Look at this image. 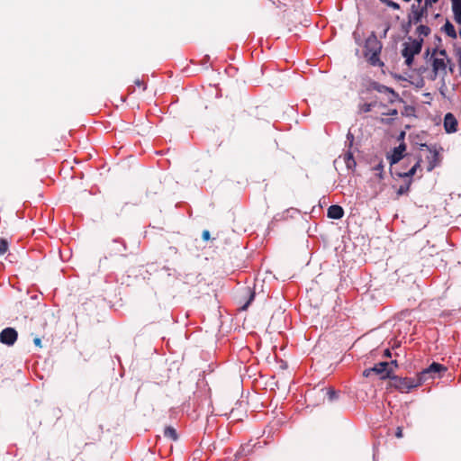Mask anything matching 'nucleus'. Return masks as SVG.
<instances>
[{"label":"nucleus","mask_w":461,"mask_h":461,"mask_svg":"<svg viewBox=\"0 0 461 461\" xmlns=\"http://www.w3.org/2000/svg\"><path fill=\"white\" fill-rule=\"evenodd\" d=\"M383 44L377 39L375 32L366 39L363 50V55L366 61L373 67L383 68L384 63L380 59Z\"/></svg>","instance_id":"nucleus-1"},{"label":"nucleus","mask_w":461,"mask_h":461,"mask_svg":"<svg viewBox=\"0 0 461 461\" xmlns=\"http://www.w3.org/2000/svg\"><path fill=\"white\" fill-rule=\"evenodd\" d=\"M389 379V386L401 393H409L411 389L421 385L418 375H416V377H400L397 375H391Z\"/></svg>","instance_id":"nucleus-2"},{"label":"nucleus","mask_w":461,"mask_h":461,"mask_svg":"<svg viewBox=\"0 0 461 461\" xmlns=\"http://www.w3.org/2000/svg\"><path fill=\"white\" fill-rule=\"evenodd\" d=\"M393 372V368L389 367L388 362H380L375 365L373 367L366 369L363 372V375L368 377L372 374H375L380 375L381 379L390 378L392 373Z\"/></svg>","instance_id":"nucleus-3"},{"label":"nucleus","mask_w":461,"mask_h":461,"mask_svg":"<svg viewBox=\"0 0 461 461\" xmlns=\"http://www.w3.org/2000/svg\"><path fill=\"white\" fill-rule=\"evenodd\" d=\"M447 371V367L441 364L433 362L429 367L423 369L417 375L420 384H422L425 381L429 378H434L435 374Z\"/></svg>","instance_id":"nucleus-4"},{"label":"nucleus","mask_w":461,"mask_h":461,"mask_svg":"<svg viewBox=\"0 0 461 461\" xmlns=\"http://www.w3.org/2000/svg\"><path fill=\"white\" fill-rule=\"evenodd\" d=\"M127 247L122 241L113 240L107 246V255L109 258H124L127 256Z\"/></svg>","instance_id":"nucleus-5"},{"label":"nucleus","mask_w":461,"mask_h":461,"mask_svg":"<svg viewBox=\"0 0 461 461\" xmlns=\"http://www.w3.org/2000/svg\"><path fill=\"white\" fill-rule=\"evenodd\" d=\"M18 333L14 328H5L0 332V342L13 346L17 340Z\"/></svg>","instance_id":"nucleus-6"},{"label":"nucleus","mask_w":461,"mask_h":461,"mask_svg":"<svg viewBox=\"0 0 461 461\" xmlns=\"http://www.w3.org/2000/svg\"><path fill=\"white\" fill-rule=\"evenodd\" d=\"M432 72L433 80L436 79L438 75H441L443 77L447 76V63L444 58H434L432 60Z\"/></svg>","instance_id":"nucleus-7"},{"label":"nucleus","mask_w":461,"mask_h":461,"mask_svg":"<svg viewBox=\"0 0 461 461\" xmlns=\"http://www.w3.org/2000/svg\"><path fill=\"white\" fill-rule=\"evenodd\" d=\"M423 40H413L410 44L405 43L402 50V56H415L421 50Z\"/></svg>","instance_id":"nucleus-8"},{"label":"nucleus","mask_w":461,"mask_h":461,"mask_svg":"<svg viewBox=\"0 0 461 461\" xmlns=\"http://www.w3.org/2000/svg\"><path fill=\"white\" fill-rule=\"evenodd\" d=\"M371 86L374 90L379 93H388L390 95V96L388 97V102L390 104H393L396 100H400L399 95L391 87H388L377 82H373L371 84Z\"/></svg>","instance_id":"nucleus-9"},{"label":"nucleus","mask_w":461,"mask_h":461,"mask_svg":"<svg viewBox=\"0 0 461 461\" xmlns=\"http://www.w3.org/2000/svg\"><path fill=\"white\" fill-rule=\"evenodd\" d=\"M444 128L447 133L457 131V120L451 113H447L444 117Z\"/></svg>","instance_id":"nucleus-10"},{"label":"nucleus","mask_w":461,"mask_h":461,"mask_svg":"<svg viewBox=\"0 0 461 461\" xmlns=\"http://www.w3.org/2000/svg\"><path fill=\"white\" fill-rule=\"evenodd\" d=\"M405 149V144H400L398 147L393 149L392 155L388 157L391 166L398 163L403 158V152Z\"/></svg>","instance_id":"nucleus-11"},{"label":"nucleus","mask_w":461,"mask_h":461,"mask_svg":"<svg viewBox=\"0 0 461 461\" xmlns=\"http://www.w3.org/2000/svg\"><path fill=\"white\" fill-rule=\"evenodd\" d=\"M422 17V14L419 12V5L413 4L411 7V14L408 15L409 26H411L412 23H419L421 22Z\"/></svg>","instance_id":"nucleus-12"},{"label":"nucleus","mask_w":461,"mask_h":461,"mask_svg":"<svg viewBox=\"0 0 461 461\" xmlns=\"http://www.w3.org/2000/svg\"><path fill=\"white\" fill-rule=\"evenodd\" d=\"M421 162V158H419L416 163L411 167V168L408 172H396L391 169V174L393 176H397L399 177H406L408 179H411L412 176L415 175L417 169L420 167Z\"/></svg>","instance_id":"nucleus-13"},{"label":"nucleus","mask_w":461,"mask_h":461,"mask_svg":"<svg viewBox=\"0 0 461 461\" xmlns=\"http://www.w3.org/2000/svg\"><path fill=\"white\" fill-rule=\"evenodd\" d=\"M421 146L426 147L429 151V155L427 157V158L429 160V166H428L427 170L431 171L434 169V167L437 166V164L438 162V157H439L438 152L436 149H431L426 144H422Z\"/></svg>","instance_id":"nucleus-14"},{"label":"nucleus","mask_w":461,"mask_h":461,"mask_svg":"<svg viewBox=\"0 0 461 461\" xmlns=\"http://www.w3.org/2000/svg\"><path fill=\"white\" fill-rule=\"evenodd\" d=\"M344 215V210L340 205L333 204L328 208L327 216L330 219L339 220Z\"/></svg>","instance_id":"nucleus-15"},{"label":"nucleus","mask_w":461,"mask_h":461,"mask_svg":"<svg viewBox=\"0 0 461 461\" xmlns=\"http://www.w3.org/2000/svg\"><path fill=\"white\" fill-rule=\"evenodd\" d=\"M455 22L461 25V0H451Z\"/></svg>","instance_id":"nucleus-16"},{"label":"nucleus","mask_w":461,"mask_h":461,"mask_svg":"<svg viewBox=\"0 0 461 461\" xmlns=\"http://www.w3.org/2000/svg\"><path fill=\"white\" fill-rule=\"evenodd\" d=\"M443 30L447 34V36H449L450 38H453V39L456 38V32L455 27L450 22L447 21V23L443 26Z\"/></svg>","instance_id":"nucleus-17"},{"label":"nucleus","mask_w":461,"mask_h":461,"mask_svg":"<svg viewBox=\"0 0 461 461\" xmlns=\"http://www.w3.org/2000/svg\"><path fill=\"white\" fill-rule=\"evenodd\" d=\"M411 183H412V180L408 179L404 185H400V187L396 191L397 197L406 194L410 190V186H411Z\"/></svg>","instance_id":"nucleus-18"},{"label":"nucleus","mask_w":461,"mask_h":461,"mask_svg":"<svg viewBox=\"0 0 461 461\" xmlns=\"http://www.w3.org/2000/svg\"><path fill=\"white\" fill-rule=\"evenodd\" d=\"M164 437L167 438H170L172 440H176L177 439V433L176 431V429L173 428V427H166L164 429Z\"/></svg>","instance_id":"nucleus-19"},{"label":"nucleus","mask_w":461,"mask_h":461,"mask_svg":"<svg viewBox=\"0 0 461 461\" xmlns=\"http://www.w3.org/2000/svg\"><path fill=\"white\" fill-rule=\"evenodd\" d=\"M344 160H345V163H346L348 168H352L353 167L356 166V161L354 159L352 153H350V152H347L345 154Z\"/></svg>","instance_id":"nucleus-20"},{"label":"nucleus","mask_w":461,"mask_h":461,"mask_svg":"<svg viewBox=\"0 0 461 461\" xmlns=\"http://www.w3.org/2000/svg\"><path fill=\"white\" fill-rule=\"evenodd\" d=\"M246 294L249 296L248 301L244 303V305L241 307V310H246L249 305L251 303V302L254 300L255 293L250 290V288H246Z\"/></svg>","instance_id":"nucleus-21"},{"label":"nucleus","mask_w":461,"mask_h":461,"mask_svg":"<svg viewBox=\"0 0 461 461\" xmlns=\"http://www.w3.org/2000/svg\"><path fill=\"white\" fill-rule=\"evenodd\" d=\"M417 33L423 36H428L430 33V29L426 25H419L417 27Z\"/></svg>","instance_id":"nucleus-22"},{"label":"nucleus","mask_w":461,"mask_h":461,"mask_svg":"<svg viewBox=\"0 0 461 461\" xmlns=\"http://www.w3.org/2000/svg\"><path fill=\"white\" fill-rule=\"evenodd\" d=\"M9 244L5 239H0V255L5 254L8 249Z\"/></svg>","instance_id":"nucleus-23"},{"label":"nucleus","mask_w":461,"mask_h":461,"mask_svg":"<svg viewBox=\"0 0 461 461\" xmlns=\"http://www.w3.org/2000/svg\"><path fill=\"white\" fill-rule=\"evenodd\" d=\"M326 394L330 402L338 398V392L332 388H329Z\"/></svg>","instance_id":"nucleus-24"},{"label":"nucleus","mask_w":461,"mask_h":461,"mask_svg":"<svg viewBox=\"0 0 461 461\" xmlns=\"http://www.w3.org/2000/svg\"><path fill=\"white\" fill-rule=\"evenodd\" d=\"M375 103H369V104H364L362 106H361V110L364 112V113H369L372 108L374 106H375Z\"/></svg>","instance_id":"nucleus-25"},{"label":"nucleus","mask_w":461,"mask_h":461,"mask_svg":"<svg viewBox=\"0 0 461 461\" xmlns=\"http://www.w3.org/2000/svg\"><path fill=\"white\" fill-rule=\"evenodd\" d=\"M381 2L384 3L386 5L392 7L395 10H398L400 8V5L392 0H381Z\"/></svg>","instance_id":"nucleus-26"},{"label":"nucleus","mask_w":461,"mask_h":461,"mask_svg":"<svg viewBox=\"0 0 461 461\" xmlns=\"http://www.w3.org/2000/svg\"><path fill=\"white\" fill-rule=\"evenodd\" d=\"M430 5H426V2L424 3V5L423 6H420L419 5V12H420L422 14V15H426L427 14V12H428V8L429 7Z\"/></svg>","instance_id":"nucleus-27"},{"label":"nucleus","mask_w":461,"mask_h":461,"mask_svg":"<svg viewBox=\"0 0 461 461\" xmlns=\"http://www.w3.org/2000/svg\"><path fill=\"white\" fill-rule=\"evenodd\" d=\"M405 58V63L408 67H411L413 62V56H403Z\"/></svg>","instance_id":"nucleus-28"},{"label":"nucleus","mask_w":461,"mask_h":461,"mask_svg":"<svg viewBox=\"0 0 461 461\" xmlns=\"http://www.w3.org/2000/svg\"><path fill=\"white\" fill-rule=\"evenodd\" d=\"M134 84H135L136 86H140V87L141 86L143 91H144V90H146V86H145V84H144V82H143V81H141V80H140V79H136V80L134 81Z\"/></svg>","instance_id":"nucleus-29"},{"label":"nucleus","mask_w":461,"mask_h":461,"mask_svg":"<svg viewBox=\"0 0 461 461\" xmlns=\"http://www.w3.org/2000/svg\"><path fill=\"white\" fill-rule=\"evenodd\" d=\"M403 434H402V427H397L396 429V431H395V437L398 438H402Z\"/></svg>","instance_id":"nucleus-30"},{"label":"nucleus","mask_w":461,"mask_h":461,"mask_svg":"<svg viewBox=\"0 0 461 461\" xmlns=\"http://www.w3.org/2000/svg\"><path fill=\"white\" fill-rule=\"evenodd\" d=\"M202 238L203 240H210V232L207 230H204L202 233Z\"/></svg>","instance_id":"nucleus-31"},{"label":"nucleus","mask_w":461,"mask_h":461,"mask_svg":"<svg viewBox=\"0 0 461 461\" xmlns=\"http://www.w3.org/2000/svg\"><path fill=\"white\" fill-rule=\"evenodd\" d=\"M398 114V111L396 109H392L388 113H383V115H390V116H396Z\"/></svg>","instance_id":"nucleus-32"},{"label":"nucleus","mask_w":461,"mask_h":461,"mask_svg":"<svg viewBox=\"0 0 461 461\" xmlns=\"http://www.w3.org/2000/svg\"><path fill=\"white\" fill-rule=\"evenodd\" d=\"M33 342H34V344H35L37 347L41 348V339H40V338H35V339H33Z\"/></svg>","instance_id":"nucleus-33"},{"label":"nucleus","mask_w":461,"mask_h":461,"mask_svg":"<svg viewBox=\"0 0 461 461\" xmlns=\"http://www.w3.org/2000/svg\"><path fill=\"white\" fill-rule=\"evenodd\" d=\"M380 121H381V122H383L384 124H390L392 122L393 119L381 118Z\"/></svg>","instance_id":"nucleus-34"},{"label":"nucleus","mask_w":461,"mask_h":461,"mask_svg":"<svg viewBox=\"0 0 461 461\" xmlns=\"http://www.w3.org/2000/svg\"><path fill=\"white\" fill-rule=\"evenodd\" d=\"M438 54H439L440 56H442V58H444V59H446V58H447V51H446L445 50H440L438 51Z\"/></svg>","instance_id":"nucleus-35"},{"label":"nucleus","mask_w":461,"mask_h":461,"mask_svg":"<svg viewBox=\"0 0 461 461\" xmlns=\"http://www.w3.org/2000/svg\"><path fill=\"white\" fill-rule=\"evenodd\" d=\"M438 0H426V5H432L436 4Z\"/></svg>","instance_id":"nucleus-36"},{"label":"nucleus","mask_w":461,"mask_h":461,"mask_svg":"<svg viewBox=\"0 0 461 461\" xmlns=\"http://www.w3.org/2000/svg\"><path fill=\"white\" fill-rule=\"evenodd\" d=\"M393 366L394 367H397L398 366V364H397V361L396 360H393L389 363V367H392L393 368Z\"/></svg>","instance_id":"nucleus-37"},{"label":"nucleus","mask_w":461,"mask_h":461,"mask_svg":"<svg viewBox=\"0 0 461 461\" xmlns=\"http://www.w3.org/2000/svg\"><path fill=\"white\" fill-rule=\"evenodd\" d=\"M410 28H411V26H409V22H408V23H407V24L403 26V31H404L406 33H408V32H409V31H410Z\"/></svg>","instance_id":"nucleus-38"},{"label":"nucleus","mask_w":461,"mask_h":461,"mask_svg":"<svg viewBox=\"0 0 461 461\" xmlns=\"http://www.w3.org/2000/svg\"><path fill=\"white\" fill-rule=\"evenodd\" d=\"M384 169V166L380 163L376 167H375V170H379V171H383Z\"/></svg>","instance_id":"nucleus-39"},{"label":"nucleus","mask_w":461,"mask_h":461,"mask_svg":"<svg viewBox=\"0 0 461 461\" xmlns=\"http://www.w3.org/2000/svg\"><path fill=\"white\" fill-rule=\"evenodd\" d=\"M384 356H386V357H390L391 356V353H390L389 349H385L384 350Z\"/></svg>","instance_id":"nucleus-40"},{"label":"nucleus","mask_w":461,"mask_h":461,"mask_svg":"<svg viewBox=\"0 0 461 461\" xmlns=\"http://www.w3.org/2000/svg\"><path fill=\"white\" fill-rule=\"evenodd\" d=\"M388 30H389V26H387V27L385 28V30H384V35H383V37H384V38L386 37V33H387Z\"/></svg>","instance_id":"nucleus-41"},{"label":"nucleus","mask_w":461,"mask_h":461,"mask_svg":"<svg viewBox=\"0 0 461 461\" xmlns=\"http://www.w3.org/2000/svg\"><path fill=\"white\" fill-rule=\"evenodd\" d=\"M417 1V5H420V3L422 2V0H416Z\"/></svg>","instance_id":"nucleus-42"},{"label":"nucleus","mask_w":461,"mask_h":461,"mask_svg":"<svg viewBox=\"0 0 461 461\" xmlns=\"http://www.w3.org/2000/svg\"><path fill=\"white\" fill-rule=\"evenodd\" d=\"M89 444H90V443H88V442H85L84 447H86V446H88Z\"/></svg>","instance_id":"nucleus-43"},{"label":"nucleus","mask_w":461,"mask_h":461,"mask_svg":"<svg viewBox=\"0 0 461 461\" xmlns=\"http://www.w3.org/2000/svg\"><path fill=\"white\" fill-rule=\"evenodd\" d=\"M234 411L232 410L230 413V416H233Z\"/></svg>","instance_id":"nucleus-44"},{"label":"nucleus","mask_w":461,"mask_h":461,"mask_svg":"<svg viewBox=\"0 0 461 461\" xmlns=\"http://www.w3.org/2000/svg\"><path fill=\"white\" fill-rule=\"evenodd\" d=\"M459 35H460V38H461V30L459 31Z\"/></svg>","instance_id":"nucleus-45"}]
</instances>
